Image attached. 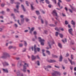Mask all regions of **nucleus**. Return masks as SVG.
<instances>
[{
  "label": "nucleus",
  "mask_w": 76,
  "mask_h": 76,
  "mask_svg": "<svg viewBox=\"0 0 76 76\" xmlns=\"http://www.w3.org/2000/svg\"><path fill=\"white\" fill-rule=\"evenodd\" d=\"M24 65L25 66L23 65V69H21L20 70H21V71H22L24 72V73H26V66H27V67H29V65H28V64L26 63L24 64Z\"/></svg>",
  "instance_id": "nucleus-1"
},
{
  "label": "nucleus",
  "mask_w": 76,
  "mask_h": 76,
  "mask_svg": "<svg viewBox=\"0 0 76 76\" xmlns=\"http://www.w3.org/2000/svg\"><path fill=\"white\" fill-rule=\"evenodd\" d=\"M10 56L9 55V54L8 53L5 52L3 53V56L1 57L2 58H10Z\"/></svg>",
  "instance_id": "nucleus-2"
},
{
  "label": "nucleus",
  "mask_w": 76,
  "mask_h": 76,
  "mask_svg": "<svg viewBox=\"0 0 76 76\" xmlns=\"http://www.w3.org/2000/svg\"><path fill=\"white\" fill-rule=\"evenodd\" d=\"M37 46L35 45L34 46V54H37V51L38 52H39V51H40V48H37Z\"/></svg>",
  "instance_id": "nucleus-3"
},
{
  "label": "nucleus",
  "mask_w": 76,
  "mask_h": 76,
  "mask_svg": "<svg viewBox=\"0 0 76 76\" xmlns=\"http://www.w3.org/2000/svg\"><path fill=\"white\" fill-rule=\"evenodd\" d=\"M38 39H39V41L41 42V45H44V42H44V39H41V37H39Z\"/></svg>",
  "instance_id": "nucleus-4"
},
{
  "label": "nucleus",
  "mask_w": 76,
  "mask_h": 76,
  "mask_svg": "<svg viewBox=\"0 0 76 76\" xmlns=\"http://www.w3.org/2000/svg\"><path fill=\"white\" fill-rule=\"evenodd\" d=\"M46 61L48 63H55V62H56V61L54 60H52V59H50L49 60H48V59L46 60Z\"/></svg>",
  "instance_id": "nucleus-5"
},
{
  "label": "nucleus",
  "mask_w": 76,
  "mask_h": 76,
  "mask_svg": "<svg viewBox=\"0 0 76 76\" xmlns=\"http://www.w3.org/2000/svg\"><path fill=\"white\" fill-rule=\"evenodd\" d=\"M53 44H54V42H48V45L49 46L50 48H51V45H52Z\"/></svg>",
  "instance_id": "nucleus-6"
},
{
  "label": "nucleus",
  "mask_w": 76,
  "mask_h": 76,
  "mask_svg": "<svg viewBox=\"0 0 76 76\" xmlns=\"http://www.w3.org/2000/svg\"><path fill=\"white\" fill-rule=\"evenodd\" d=\"M72 31H73V30H72V28H70L69 29V33L71 35H72V36H73V33H72Z\"/></svg>",
  "instance_id": "nucleus-7"
},
{
  "label": "nucleus",
  "mask_w": 76,
  "mask_h": 76,
  "mask_svg": "<svg viewBox=\"0 0 76 76\" xmlns=\"http://www.w3.org/2000/svg\"><path fill=\"white\" fill-rule=\"evenodd\" d=\"M51 56L53 58H58V56L55 55L53 54H51Z\"/></svg>",
  "instance_id": "nucleus-8"
},
{
  "label": "nucleus",
  "mask_w": 76,
  "mask_h": 76,
  "mask_svg": "<svg viewBox=\"0 0 76 76\" xmlns=\"http://www.w3.org/2000/svg\"><path fill=\"white\" fill-rule=\"evenodd\" d=\"M68 60L69 61H70L71 65H73V64H75V63L74 61H72V60L70 59L69 58H68Z\"/></svg>",
  "instance_id": "nucleus-9"
},
{
  "label": "nucleus",
  "mask_w": 76,
  "mask_h": 76,
  "mask_svg": "<svg viewBox=\"0 0 76 76\" xmlns=\"http://www.w3.org/2000/svg\"><path fill=\"white\" fill-rule=\"evenodd\" d=\"M15 4H17V5L16 6V8L17 9V11H18V10H19V6L20 4V3L18 2H17L16 3H15Z\"/></svg>",
  "instance_id": "nucleus-10"
},
{
  "label": "nucleus",
  "mask_w": 76,
  "mask_h": 76,
  "mask_svg": "<svg viewBox=\"0 0 76 76\" xmlns=\"http://www.w3.org/2000/svg\"><path fill=\"white\" fill-rule=\"evenodd\" d=\"M20 62H19L18 63V67L20 68L22 66H23V64H22V63H20Z\"/></svg>",
  "instance_id": "nucleus-11"
},
{
  "label": "nucleus",
  "mask_w": 76,
  "mask_h": 76,
  "mask_svg": "<svg viewBox=\"0 0 76 76\" xmlns=\"http://www.w3.org/2000/svg\"><path fill=\"white\" fill-rule=\"evenodd\" d=\"M31 58L32 61H33L36 59V56H35L34 55H31Z\"/></svg>",
  "instance_id": "nucleus-12"
},
{
  "label": "nucleus",
  "mask_w": 76,
  "mask_h": 76,
  "mask_svg": "<svg viewBox=\"0 0 76 76\" xmlns=\"http://www.w3.org/2000/svg\"><path fill=\"white\" fill-rule=\"evenodd\" d=\"M3 64L4 67L6 66H9V64L6 62H4V63H3Z\"/></svg>",
  "instance_id": "nucleus-13"
},
{
  "label": "nucleus",
  "mask_w": 76,
  "mask_h": 76,
  "mask_svg": "<svg viewBox=\"0 0 76 76\" xmlns=\"http://www.w3.org/2000/svg\"><path fill=\"white\" fill-rule=\"evenodd\" d=\"M63 56H62V55H61H61L59 57V61H62L63 60Z\"/></svg>",
  "instance_id": "nucleus-14"
},
{
  "label": "nucleus",
  "mask_w": 76,
  "mask_h": 76,
  "mask_svg": "<svg viewBox=\"0 0 76 76\" xmlns=\"http://www.w3.org/2000/svg\"><path fill=\"white\" fill-rule=\"evenodd\" d=\"M48 68H49V69L51 68V66H50L48 65L46 67V68H45V70H47V71H49L48 69L47 70V69H48Z\"/></svg>",
  "instance_id": "nucleus-15"
},
{
  "label": "nucleus",
  "mask_w": 76,
  "mask_h": 76,
  "mask_svg": "<svg viewBox=\"0 0 76 76\" xmlns=\"http://www.w3.org/2000/svg\"><path fill=\"white\" fill-rule=\"evenodd\" d=\"M69 6L70 7H71V9H72V10H74V11H75V10H76L75 8L74 7H73L71 5H69Z\"/></svg>",
  "instance_id": "nucleus-16"
},
{
  "label": "nucleus",
  "mask_w": 76,
  "mask_h": 76,
  "mask_svg": "<svg viewBox=\"0 0 76 76\" xmlns=\"http://www.w3.org/2000/svg\"><path fill=\"white\" fill-rule=\"evenodd\" d=\"M21 7L22 9H23V11H24V12H25L26 11V10H25V7H24L23 5L22 4L21 5Z\"/></svg>",
  "instance_id": "nucleus-17"
},
{
  "label": "nucleus",
  "mask_w": 76,
  "mask_h": 76,
  "mask_svg": "<svg viewBox=\"0 0 76 76\" xmlns=\"http://www.w3.org/2000/svg\"><path fill=\"white\" fill-rule=\"evenodd\" d=\"M34 4H31V9L32 10H34V9H35V8H34V7L33 6V5H34Z\"/></svg>",
  "instance_id": "nucleus-18"
},
{
  "label": "nucleus",
  "mask_w": 76,
  "mask_h": 76,
  "mask_svg": "<svg viewBox=\"0 0 76 76\" xmlns=\"http://www.w3.org/2000/svg\"><path fill=\"white\" fill-rule=\"evenodd\" d=\"M34 29H35V28L34 27L32 28L30 31V34H32V31H34Z\"/></svg>",
  "instance_id": "nucleus-19"
},
{
  "label": "nucleus",
  "mask_w": 76,
  "mask_h": 76,
  "mask_svg": "<svg viewBox=\"0 0 76 76\" xmlns=\"http://www.w3.org/2000/svg\"><path fill=\"white\" fill-rule=\"evenodd\" d=\"M3 70L4 72H6V73H9V71H8V70L7 69H3Z\"/></svg>",
  "instance_id": "nucleus-20"
},
{
  "label": "nucleus",
  "mask_w": 76,
  "mask_h": 76,
  "mask_svg": "<svg viewBox=\"0 0 76 76\" xmlns=\"http://www.w3.org/2000/svg\"><path fill=\"white\" fill-rule=\"evenodd\" d=\"M64 61L65 64H67V63H68V61H67V59H65L64 60Z\"/></svg>",
  "instance_id": "nucleus-21"
},
{
  "label": "nucleus",
  "mask_w": 76,
  "mask_h": 76,
  "mask_svg": "<svg viewBox=\"0 0 76 76\" xmlns=\"http://www.w3.org/2000/svg\"><path fill=\"white\" fill-rule=\"evenodd\" d=\"M53 12L54 14H55V16H58L57 13V12H56V10H54L53 11Z\"/></svg>",
  "instance_id": "nucleus-22"
},
{
  "label": "nucleus",
  "mask_w": 76,
  "mask_h": 76,
  "mask_svg": "<svg viewBox=\"0 0 76 76\" xmlns=\"http://www.w3.org/2000/svg\"><path fill=\"white\" fill-rule=\"evenodd\" d=\"M25 19L24 18H22L21 19V23L23 24L24 23V20Z\"/></svg>",
  "instance_id": "nucleus-23"
},
{
  "label": "nucleus",
  "mask_w": 76,
  "mask_h": 76,
  "mask_svg": "<svg viewBox=\"0 0 76 76\" xmlns=\"http://www.w3.org/2000/svg\"><path fill=\"white\" fill-rule=\"evenodd\" d=\"M58 46L60 48H62V45H61V44L60 43H58Z\"/></svg>",
  "instance_id": "nucleus-24"
},
{
  "label": "nucleus",
  "mask_w": 76,
  "mask_h": 76,
  "mask_svg": "<svg viewBox=\"0 0 76 76\" xmlns=\"http://www.w3.org/2000/svg\"><path fill=\"white\" fill-rule=\"evenodd\" d=\"M46 53L48 54V55H50L51 53H50V52L49 51V50H46Z\"/></svg>",
  "instance_id": "nucleus-25"
},
{
  "label": "nucleus",
  "mask_w": 76,
  "mask_h": 76,
  "mask_svg": "<svg viewBox=\"0 0 76 76\" xmlns=\"http://www.w3.org/2000/svg\"><path fill=\"white\" fill-rule=\"evenodd\" d=\"M71 23L72 25H75V22L73 21V20H72L71 21Z\"/></svg>",
  "instance_id": "nucleus-26"
},
{
  "label": "nucleus",
  "mask_w": 76,
  "mask_h": 76,
  "mask_svg": "<svg viewBox=\"0 0 76 76\" xmlns=\"http://www.w3.org/2000/svg\"><path fill=\"white\" fill-rule=\"evenodd\" d=\"M36 64L38 65V66H39L40 64H39V61H38L37 62H36Z\"/></svg>",
  "instance_id": "nucleus-27"
},
{
  "label": "nucleus",
  "mask_w": 76,
  "mask_h": 76,
  "mask_svg": "<svg viewBox=\"0 0 76 76\" xmlns=\"http://www.w3.org/2000/svg\"><path fill=\"white\" fill-rule=\"evenodd\" d=\"M58 6L60 9H62V8H63V7H60V3L58 2Z\"/></svg>",
  "instance_id": "nucleus-28"
},
{
  "label": "nucleus",
  "mask_w": 76,
  "mask_h": 76,
  "mask_svg": "<svg viewBox=\"0 0 76 76\" xmlns=\"http://www.w3.org/2000/svg\"><path fill=\"white\" fill-rule=\"evenodd\" d=\"M31 49L32 51H34V48L33 46H32L31 47L29 48V50L30 51H31Z\"/></svg>",
  "instance_id": "nucleus-29"
},
{
  "label": "nucleus",
  "mask_w": 76,
  "mask_h": 76,
  "mask_svg": "<svg viewBox=\"0 0 76 76\" xmlns=\"http://www.w3.org/2000/svg\"><path fill=\"white\" fill-rule=\"evenodd\" d=\"M36 13L37 15H39V12L38 11H36Z\"/></svg>",
  "instance_id": "nucleus-30"
},
{
  "label": "nucleus",
  "mask_w": 76,
  "mask_h": 76,
  "mask_svg": "<svg viewBox=\"0 0 76 76\" xmlns=\"http://www.w3.org/2000/svg\"><path fill=\"white\" fill-rule=\"evenodd\" d=\"M19 10H17H17L16 9H14V11L15 12V13L16 12H18V13H19V11H18Z\"/></svg>",
  "instance_id": "nucleus-31"
},
{
  "label": "nucleus",
  "mask_w": 76,
  "mask_h": 76,
  "mask_svg": "<svg viewBox=\"0 0 76 76\" xmlns=\"http://www.w3.org/2000/svg\"><path fill=\"white\" fill-rule=\"evenodd\" d=\"M45 1L46 2L47 4H50V1L48 0H45Z\"/></svg>",
  "instance_id": "nucleus-32"
},
{
  "label": "nucleus",
  "mask_w": 76,
  "mask_h": 76,
  "mask_svg": "<svg viewBox=\"0 0 76 76\" xmlns=\"http://www.w3.org/2000/svg\"><path fill=\"white\" fill-rule=\"evenodd\" d=\"M49 26H53V27H54L55 26V25H54L51 24H49Z\"/></svg>",
  "instance_id": "nucleus-33"
},
{
  "label": "nucleus",
  "mask_w": 76,
  "mask_h": 76,
  "mask_svg": "<svg viewBox=\"0 0 76 76\" xmlns=\"http://www.w3.org/2000/svg\"><path fill=\"white\" fill-rule=\"evenodd\" d=\"M65 25H68V24H69V22H68L67 20L65 21Z\"/></svg>",
  "instance_id": "nucleus-34"
},
{
  "label": "nucleus",
  "mask_w": 76,
  "mask_h": 76,
  "mask_svg": "<svg viewBox=\"0 0 76 76\" xmlns=\"http://www.w3.org/2000/svg\"><path fill=\"white\" fill-rule=\"evenodd\" d=\"M55 29L56 31H58V32L60 31V30H59V29H58V28L57 27L55 28Z\"/></svg>",
  "instance_id": "nucleus-35"
},
{
  "label": "nucleus",
  "mask_w": 76,
  "mask_h": 76,
  "mask_svg": "<svg viewBox=\"0 0 76 76\" xmlns=\"http://www.w3.org/2000/svg\"><path fill=\"white\" fill-rule=\"evenodd\" d=\"M26 3L27 6H29V4H28V2L27 1H26Z\"/></svg>",
  "instance_id": "nucleus-36"
},
{
  "label": "nucleus",
  "mask_w": 76,
  "mask_h": 76,
  "mask_svg": "<svg viewBox=\"0 0 76 76\" xmlns=\"http://www.w3.org/2000/svg\"><path fill=\"white\" fill-rule=\"evenodd\" d=\"M23 46V44L21 43L19 44V46L20 47H22Z\"/></svg>",
  "instance_id": "nucleus-37"
},
{
  "label": "nucleus",
  "mask_w": 76,
  "mask_h": 76,
  "mask_svg": "<svg viewBox=\"0 0 76 76\" xmlns=\"http://www.w3.org/2000/svg\"><path fill=\"white\" fill-rule=\"evenodd\" d=\"M12 48H13L12 46H10L8 48V49L9 50H10V49H11Z\"/></svg>",
  "instance_id": "nucleus-38"
},
{
  "label": "nucleus",
  "mask_w": 76,
  "mask_h": 76,
  "mask_svg": "<svg viewBox=\"0 0 76 76\" xmlns=\"http://www.w3.org/2000/svg\"><path fill=\"white\" fill-rule=\"evenodd\" d=\"M16 74H17L18 76H20V72H17V73H16Z\"/></svg>",
  "instance_id": "nucleus-39"
},
{
  "label": "nucleus",
  "mask_w": 76,
  "mask_h": 76,
  "mask_svg": "<svg viewBox=\"0 0 76 76\" xmlns=\"http://www.w3.org/2000/svg\"><path fill=\"white\" fill-rule=\"evenodd\" d=\"M36 57V58H38V59H40V58H39L38 55H37Z\"/></svg>",
  "instance_id": "nucleus-40"
},
{
  "label": "nucleus",
  "mask_w": 76,
  "mask_h": 76,
  "mask_svg": "<svg viewBox=\"0 0 76 76\" xmlns=\"http://www.w3.org/2000/svg\"><path fill=\"white\" fill-rule=\"evenodd\" d=\"M58 32H56V37H57L58 36Z\"/></svg>",
  "instance_id": "nucleus-41"
},
{
  "label": "nucleus",
  "mask_w": 76,
  "mask_h": 76,
  "mask_svg": "<svg viewBox=\"0 0 76 76\" xmlns=\"http://www.w3.org/2000/svg\"><path fill=\"white\" fill-rule=\"evenodd\" d=\"M73 57H74L73 55H71V58L72 60H73Z\"/></svg>",
  "instance_id": "nucleus-42"
},
{
  "label": "nucleus",
  "mask_w": 76,
  "mask_h": 76,
  "mask_svg": "<svg viewBox=\"0 0 76 76\" xmlns=\"http://www.w3.org/2000/svg\"><path fill=\"white\" fill-rule=\"evenodd\" d=\"M27 44L26 43V41L24 42V45L25 46H26Z\"/></svg>",
  "instance_id": "nucleus-43"
},
{
  "label": "nucleus",
  "mask_w": 76,
  "mask_h": 76,
  "mask_svg": "<svg viewBox=\"0 0 76 76\" xmlns=\"http://www.w3.org/2000/svg\"><path fill=\"white\" fill-rule=\"evenodd\" d=\"M42 54L43 56H44V57H45V56H46V55H45V54L44 53V52H42Z\"/></svg>",
  "instance_id": "nucleus-44"
},
{
  "label": "nucleus",
  "mask_w": 76,
  "mask_h": 76,
  "mask_svg": "<svg viewBox=\"0 0 76 76\" xmlns=\"http://www.w3.org/2000/svg\"><path fill=\"white\" fill-rule=\"evenodd\" d=\"M25 19H26V22H28L29 21V19H28V18H26Z\"/></svg>",
  "instance_id": "nucleus-45"
},
{
  "label": "nucleus",
  "mask_w": 76,
  "mask_h": 76,
  "mask_svg": "<svg viewBox=\"0 0 76 76\" xmlns=\"http://www.w3.org/2000/svg\"><path fill=\"white\" fill-rule=\"evenodd\" d=\"M59 35L60 37H61V38H63V35H62L60 34H59Z\"/></svg>",
  "instance_id": "nucleus-46"
},
{
  "label": "nucleus",
  "mask_w": 76,
  "mask_h": 76,
  "mask_svg": "<svg viewBox=\"0 0 76 76\" xmlns=\"http://www.w3.org/2000/svg\"><path fill=\"white\" fill-rule=\"evenodd\" d=\"M14 26L15 28H18V25H17L16 24H14Z\"/></svg>",
  "instance_id": "nucleus-47"
},
{
  "label": "nucleus",
  "mask_w": 76,
  "mask_h": 76,
  "mask_svg": "<svg viewBox=\"0 0 76 76\" xmlns=\"http://www.w3.org/2000/svg\"><path fill=\"white\" fill-rule=\"evenodd\" d=\"M23 17H24V16L23 15H21L20 16V18H21V19H22V18H23Z\"/></svg>",
  "instance_id": "nucleus-48"
},
{
  "label": "nucleus",
  "mask_w": 76,
  "mask_h": 76,
  "mask_svg": "<svg viewBox=\"0 0 76 76\" xmlns=\"http://www.w3.org/2000/svg\"><path fill=\"white\" fill-rule=\"evenodd\" d=\"M53 3H54L55 4H56V0H53Z\"/></svg>",
  "instance_id": "nucleus-49"
},
{
  "label": "nucleus",
  "mask_w": 76,
  "mask_h": 76,
  "mask_svg": "<svg viewBox=\"0 0 76 76\" xmlns=\"http://www.w3.org/2000/svg\"><path fill=\"white\" fill-rule=\"evenodd\" d=\"M15 59L16 60H19L20 59V58L19 57H16L15 58Z\"/></svg>",
  "instance_id": "nucleus-50"
},
{
  "label": "nucleus",
  "mask_w": 76,
  "mask_h": 76,
  "mask_svg": "<svg viewBox=\"0 0 76 76\" xmlns=\"http://www.w3.org/2000/svg\"><path fill=\"white\" fill-rule=\"evenodd\" d=\"M41 12H42V13H43V14H45V12H44V11H43L41 10Z\"/></svg>",
  "instance_id": "nucleus-51"
},
{
  "label": "nucleus",
  "mask_w": 76,
  "mask_h": 76,
  "mask_svg": "<svg viewBox=\"0 0 76 76\" xmlns=\"http://www.w3.org/2000/svg\"><path fill=\"white\" fill-rule=\"evenodd\" d=\"M4 5H5V4H3L1 5V7H4Z\"/></svg>",
  "instance_id": "nucleus-52"
},
{
  "label": "nucleus",
  "mask_w": 76,
  "mask_h": 76,
  "mask_svg": "<svg viewBox=\"0 0 76 76\" xmlns=\"http://www.w3.org/2000/svg\"><path fill=\"white\" fill-rule=\"evenodd\" d=\"M41 20L42 23H44V20L42 19H41Z\"/></svg>",
  "instance_id": "nucleus-53"
},
{
  "label": "nucleus",
  "mask_w": 76,
  "mask_h": 76,
  "mask_svg": "<svg viewBox=\"0 0 76 76\" xmlns=\"http://www.w3.org/2000/svg\"><path fill=\"white\" fill-rule=\"evenodd\" d=\"M17 22L18 23H19L20 25H21V24H20V23H19V20H17Z\"/></svg>",
  "instance_id": "nucleus-54"
},
{
  "label": "nucleus",
  "mask_w": 76,
  "mask_h": 76,
  "mask_svg": "<svg viewBox=\"0 0 76 76\" xmlns=\"http://www.w3.org/2000/svg\"><path fill=\"white\" fill-rule=\"evenodd\" d=\"M69 10L70 11V12H71V13H73V12H72V10L70 9H69Z\"/></svg>",
  "instance_id": "nucleus-55"
},
{
  "label": "nucleus",
  "mask_w": 76,
  "mask_h": 76,
  "mask_svg": "<svg viewBox=\"0 0 76 76\" xmlns=\"http://www.w3.org/2000/svg\"><path fill=\"white\" fill-rule=\"evenodd\" d=\"M69 56V53H67L66 55V57H68V56Z\"/></svg>",
  "instance_id": "nucleus-56"
},
{
  "label": "nucleus",
  "mask_w": 76,
  "mask_h": 76,
  "mask_svg": "<svg viewBox=\"0 0 76 76\" xmlns=\"http://www.w3.org/2000/svg\"><path fill=\"white\" fill-rule=\"evenodd\" d=\"M48 7H49V8H51V4H49L48 6Z\"/></svg>",
  "instance_id": "nucleus-57"
},
{
  "label": "nucleus",
  "mask_w": 76,
  "mask_h": 76,
  "mask_svg": "<svg viewBox=\"0 0 76 76\" xmlns=\"http://www.w3.org/2000/svg\"><path fill=\"white\" fill-rule=\"evenodd\" d=\"M7 12H10V9H9V8L7 9Z\"/></svg>",
  "instance_id": "nucleus-58"
},
{
  "label": "nucleus",
  "mask_w": 76,
  "mask_h": 76,
  "mask_svg": "<svg viewBox=\"0 0 76 76\" xmlns=\"http://www.w3.org/2000/svg\"><path fill=\"white\" fill-rule=\"evenodd\" d=\"M34 35H36V34H37V32H36V31H34Z\"/></svg>",
  "instance_id": "nucleus-59"
},
{
  "label": "nucleus",
  "mask_w": 76,
  "mask_h": 76,
  "mask_svg": "<svg viewBox=\"0 0 76 76\" xmlns=\"http://www.w3.org/2000/svg\"><path fill=\"white\" fill-rule=\"evenodd\" d=\"M1 13H2V14H4V11H1Z\"/></svg>",
  "instance_id": "nucleus-60"
},
{
  "label": "nucleus",
  "mask_w": 76,
  "mask_h": 76,
  "mask_svg": "<svg viewBox=\"0 0 76 76\" xmlns=\"http://www.w3.org/2000/svg\"><path fill=\"white\" fill-rule=\"evenodd\" d=\"M68 26L69 28H71V26H70V24H69L68 25Z\"/></svg>",
  "instance_id": "nucleus-61"
},
{
  "label": "nucleus",
  "mask_w": 76,
  "mask_h": 76,
  "mask_svg": "<svg viewBox=\"0 0 76 76\" xmlns=\"http://www.w3.org/2000/svg\"><path fill=\"white\" fill-rule=\"evenodd\" d=\"M44 32L45 34H47V31L45 30L44 31Z\"/></svg>",
  "instance_id": "nucleus-62"
},
{
  "label": "nucleus",
  "mask_w": 76,
  "mask_h": 76,
  "mask_svg": "<svg viewBox=\"0 0 76 76\" xmlns=\"http://www.w3.org/2000/svg\"><path fill=\"white\" fill-rule=\"evenodd\" d=\"M64 9H65L66 11H67V8L66 7H65Z\"/></svg>",
  "instance_id": "nucleus-63"
},
{
  "label": "nucleus",
  "mask_w": 76,
  "mask_h": 76,
  "mask_svg": "<svg viewBox=\"0 0 76 76\" xmlns=\"http://www.w3.org/2000/svg\"><path fill=\"white\" fill-rule=\"evenodd\" d=\"M46 49V50H49V47H47L45 48Z\"/></svg>",
  "instance_id": "nucleus-64"
}]
</instances>
